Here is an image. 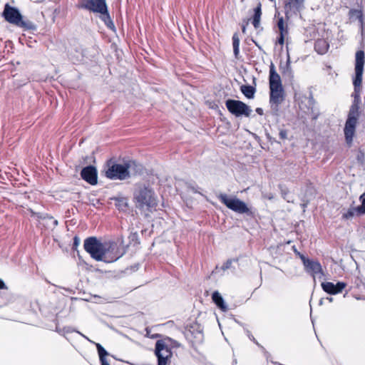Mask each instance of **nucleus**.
Instances as JSON below:
<instances>
[{
	"label": "nucleus",
	"instance_id": "1",
	"mask_svg": "<svg viewBox=\"0 0 365 365\" xmlns=\"http://www.w3.org/2000/svg\"><path fill=\"white\" fill-rule=\"evenodd\" d=\"M83 247L93 259L106 263L113 262L123 255L118 243L111 241L102 242L95 237L87 238Z\"/></svg>",
	"mask_w": 365,
	"mask_h": 365
},
{
	"label": "nucleus",
	"instance_id": "2",
	"mask_svg": "<svg viewBox=\"0 0 365 365\" xmlns=\"http://www.w3.org/2000/svg\"><path fill=\"white\" fill-rule=\"evenodd\" d=\"M138 165L135 161L125 160L123 163L108 165L106 170L107 178L113 180H125L136 173Z\"/></svg>",
	"mask_w": 365,
	"mask_h": 365
},
{
	"label": "nucleus",
	"instance_id": "3",
	"mask_svg": "<svg viewBox=\"0 0 365 365\" xmlns=\"http://www.w3.org/2000/svg\"><path fill=\"white\" fill-rule=\"evenodd\" d=\"M136 207L143 212H151L158 205L157 195L148 187H140L134 195Z\"/></svg>",
	"mask_w": 365,
	"mask_h": 365
},
{
	"label": "nucleus",
	"instance_id": "4",
	"mask_svg": "<svg viewBox=\"0 0 365 365\" xmlns=\"http://www.w3.org/2000/svg\"><path fill=\"white\" fill-rule=\"evenodd\" d=\"M3 16L6 21L17 26L27 29H31L34 27L31 21H23L22 16L16 8L10 6L9 4L5 5Z\"/></svg>",
	"mask_w": 365,
	"mask_h": 365
},
{
	"label": "nucleus",
	"instance_id": "5",
	"mask_svg": "<svg viewBox=\"0 0 365 365\" xmlns=\"http://www.w3.org/2000/svg\"><path fill=\"white\" fill-rule=\"evenodd\" d=\"M220 200L231 210L240 214H250V210L245 202L235 197H228L226 194L221 193L218 195Z\"/></svg>",
	"mask_w": 365,
	"mask_h": 365
},
{
	"label": "nucleus",
	"instance_id": "6",
	"mask_svg": "<svg viewBox=\"0 0 365 365\" xmlns=\"http://www.w3.org/2000/svg\"><path fill=\"white\" fill-rule=\"evenodd\" d=\"M225 105L227 110L237 117H249L252 111L250 106L237 100L229 99L226 101Z\"/></svg>",
	"mask_w": 365,
	"mask_h": 365
},
{
	"label": "nucleus",
	"instance_id": "7",
	"mask_svg": "<svg viewBox=\"0 0 365 365\" xmlns=\"http://www.w3.org/2000/svg\"><path fill=\"white\" fill-rule=\"evenodd\" d=\"M359 115V106L357 104H353L351 106L348 115V118L346 121L344 127V137L354 136Z\"/></svg>",
	"mask_w": 365,
	"mask_h": 365
},
{
	"label": "nucleus",
	"instance_id": "8",
	"mask_svg": "<svg viewBox=\"0 0 365 365\" xmlns=\"http://www.w3.org/2000/svg\"><path fill=\"white\" fill-rule=\"evenodd\" d=\"M364 65V53L363 51H358L356 53L355 78L353 81V84L354 86L355 91H356V88L358 87L361 86V85Z\"/></svg>",
	"mask_w": 365,
	"mask_h": 365
},
{
	"label": "nucleus",
	"instance_id": "9",
	"mask_svg": "<svg viewBox=\"0 0 365 365\" xmlns=\"http://www.w3.org/2000/svg\"><path fill=\"white\" fill-rule=\"evenodd\" d=\"M155 354L158 357V365H166L168 359L172 356V351L164 340H159L155 344Z\"/></svg>",
	"mask_w": 365,
	"mask_h": 365
},
{
	"label": "nucleus",
	"instance_id": "10",
	"mask_svg": "<svg viewBox=\"0 0 365 365\" xmlns=\"http://www.w3.org/2000/svg\"><path fill=\"white\" fill-rule=\"evenodd\" d=\"M79 7L101 14L107 13L108 9L106 0H81Z\"/></svg>",
	"mask_w": 365,
	"mask_h": 365
},
{
	"label": "nucleus",
	"instance_id": "11",
	"mask_svg": "<svg viewBox=\"0 0 365 365\" xmlns=\"http://www.w3.org/2000/svg\"><path fill=\"white\" fill-rule=\"evenodd\" d=\"M305 0H287L284 4V13L287 18L297 15L304 8Z\"/></svg>",
	"mask_w": 365,
	"mask_h": 365
},
{
	"label": "nucleus",
	"instance_id": "12",
	"mask_svg": "<svg viewBox=\"0 0 365 365\" xmlns=\"http://www.w3.org/2000/svg\"><path fill=\"white\" fill-rule=\"evenodd\" d=\"M300 258L307 272L310 273L314 277L322 273V266L319 262L307 259L303 255H300Z\"/></svg>",
	"mask_w": 365,
	"mask_h": 365
},
{
	"label": "nucleus",
	"instance_id": "13",
	"mask_svg": "<svg viewBox=\"0 0 365 365\" xmlns=\"http://www.w3.org/2000/svg\"><path fill=\"white\" fill-rule=\"evenodd\" d=\"M29 211L32 217H36L39 223L46 228H53L58 225V221L48 215L35 212L31 209H29Z\"/></svg>",
	"mask_w": 365,
	"mask_h": 365
},
{
	"label": "nucleus",
	"instance_id": "14",
	"mask_svg": "<svg viewBox=\"0 0 365 365\" xmlns=\"http://www.w3.org/2000/svg\"><path fill=\"white\" fill-rule=\"evenodd\" d=\"M346 286V284L342 282H339L336 284L330 282L322 283L323 290L330 294H336L341 292Z\"/></svg>",
	"mask_w": 365,
	"mask_h": 365
},
{
	"label": "nucleus",
	"instance_id": "15",
	"mask_svg": "<svg viewBox=\"0 0 365 365\" xmlns=\"http://www.w3.org/2000/svg\"><path fill=\"white\" fill-rule=\"evenodd\" d=\"M269 102L272 105L278 106L284 100V90L282 87H269Z\"/></svg>",
	"mask_w": 365,
	"mask_h": 365
},
{
	"label": "nucleus",
	"instance_id": "16",
	"mask_svg": "<svg viewBox=\"0 0 365 365\" xmlns=\"http://www.w3.org/2000/svg\"><path fill=\"white\" fill-rule=\"evenodd\" d=\"M81 175L82 178L90 184L95 185L97 183V173L94 167L88 166L84 168Z\"/></svg>",
	"mask_w": 365,
	"mask_h": 365
},
{
	"label": "nucleus",
	"instance_id": "17",
	"mask_svg": "<svg viewBox=\"0 0 365 365\" xmlns=\"http://www.w3.org/2000/svg\"><path fill=\"white\" fill-rule=\"evenodd\" d=\"M269 87H282L280 76L272 64L269 70Z\"/></svg>",
	"mask_w": 365,
	"mask_h": 365
},
{
	"label": "nucleus",
	"instance_id": "18",
	"mask_svg": "<svg viewBox=\"0 0 365 365\" xmlns=\"http://www.w3.org/2000/svg\"><path fill=\"white\" fill-rule=\"evenodd\" d=\"M329 47V43L324 39H317L314 43V49L319 54H324Z\"/></svg>",
	"mask_w": 365,
	"mask_h": 365
},
{
	"label": "nucleus",
	"instance_id": "19",
	"mask_svg": "<svg viewBox=\"0 0 365 365\" xmlns=\"http://www.w3.org/2000/svg\"><path fill=\"white\" fill-rule=\"evenodd\" d=\"M280 69L282 71V74L284 78H287L289 80L293 79L294 73L290 66L289 58H288L287 61L284 66H280Z\"/></svg>",
	"mask_w": 365,
	"mask_h": 365
},
{
	"label": "nucleus",
	"instance_id": "20",
	"mask_svg": "<svg viewBox=\"0 0 365 365\" xmlns=\"http://www.w3.org/2000/svg\"><path fill=\"white\" fill-rule=\"evenodd\" d=\"M262 4L258 3L257 6L254 9V16L252 19V24L255 29L259 28L260 25V19L262 16Z\"/></svg>",
	"mask_w": 365,
	"mask_h": 365
},
{
	"label": "nucleus",
	"instance_id": "21",
	"mask_svg": "<svg viewBox=\"0 0 365 365\" xmlns=\"http://www.w3.org/2000/svg\"><path fill=\"white\" fill-rule=\"evenodd\" d=\"M212 299L213 302L215 303V304L222 311L227 310V306L220 295V294L218 292H215L212 294Z\"/></svg>",
	"mask_w": 365,
	"mask_h": 365
},
{
	"label": "nucleus",
	"instance_id": "22",
	"mask_svg": "<svg viewBox=\"0 0 365 365\" xmlns=\"http://www.w3.org/2000/svg\"><path fill=\"white\" fill-rule=\"evenodd\" d=\"M362 214L359 212L358 210V207H350L347 210L343 212L342 217L344 219L348 220L352 218L355 216H361Z\"/></svg>",
	"mask_w": 365,
	"mask_h": 365
},
{
	"label": "nucleus",
	"instance_id": "23",
	"mask_svg": "<svg viewBox=\"0 0 365 365\" xmlns=\"http://www.w3.org/2000/svg\"><path fill=\"white\" fill-rule=\"evenodd\" d=\"M240 91L247 98H254L255 88L253 86L243 85L240 87Z\"/></svg>",
	"mask_w": 365,
	"mask_h": 365
},
{
	"label": "nucleus",
	"instance_id": "24",
	"mask_svg": "<svg viewBox=\"0 0 365 365\" xmlns=\"http://www.w3.org/2000/svg\"><path fill=\"white\" fill-rule=\"evenodd\" d=\"M233 52L235 58H237L240 53V38L237 33L232 36Z\"/></svg>",
	"mask_w": 365,
	"mask_h": 365
},
{
	"label": "nucleus",
	"instance_id": "25",
	"mask_svg": "<svg viewBox=\"0 0 365 365\" xmlns=\"http://www.w3.org/2000/svg\"><path fill=\"white\" fill-rule=\"evenodd\" d=\"M102 16H103L102 19H103V21L105 22L106 25L108 26V28L114 31L115 26L110 17L108 12L107 11V13L102 14Z\"/></svg>",
	"mask_w": 365,
	"mask_h": 365
},
{
	"label": "nucleus",
	"instance_id": "26",
	"mask_svg": "<svg viewBox=\"0 0 365 365\" xmlns=\"http://www.w3.org/2000/svg\"><path fill=\"white\" fill-rule=\"evenodd\" d=\"M277 26L279 30V34H287V29L284 26V22L283 18H280L278 20L277 22Z\"/></svg>",
	"mask_w": 365,
	"mask_h": 365
},
{
	"label": "nucleus",
	"instance_id": "27",
	"mask_svg": "<svg viewBox=\"0 0 365 365\" xmlns=\"http://www.w3.org/2000/svg\"><path fill=\"white\" fill-rule=\"evenodd\" d=\"M96 348L100 360L101 359H106V356L108 355V353L106 351V350L100 344H96Z\"/></svg>",
	"mask_w": 365,
	"mask_h": 365
},
{
	"label": "nucleus",
	"instance_id": "28",
	"mask_svg": "<svg viewBox=\"0 0 365 365\" xmlns=\"http://www.w3.org/2000/svg\"><path fill=\"white\" fill-rule=\"evenodd\" d=\"M359 200L361 202V205L357 206L358 210L363 215L365 214V192L360 196Z\"/></svg>",
	"mask_w": 365,
	"mask_h": 365
},
{
	"label": "nucleus",
	"instance_id": "29",
	"mask_svg": "<svg viewBox=\"0 0 365 365\" xmlns=\"http://www.w3.org/2000/svg\"><path fill=\"white\" fill-rule=\"evenodd\" d=\"M286 34H279V36L278 38V43L281 45H283L284 44V36Z\"/></svg>",
	"mask_w": 365,
	"mask_h": 365
},
{
	"label": "nucleus",
	"instance_id": "30",
	"mask_svg": "<svg viewBox=\"0 0 365 365\" xmlns=\"http://www.w3.org/2000/svg\"><path fill=\"white\" fill-rule=\"evenodd\" d=\"M101 365H110L106 359H101Z\"/></svg>",
	"mask_w": 365,
	"mask_h": 365
},
{
	"label": "nucleus",
	"instance_id": "31",
	"mask_svg": "<svg viewBox=\"0 0 365 365\" xmlns=\"http://www.w3.org/2000/svg\"><path fill=\"white\" fill-rule=\"evenodd\" d=\"M0 289H7V287L5 285L3 280L0 279Z\"/></svg>",
	"mask_w": 365,
	"mask_h": 365
},
{
	"label": "nucleus",
	"instance_id": "32",
	"mask_svg": "<svg viewBox=\"0 0 365 365\" xmlns=\"http://www.w3.org/2000/svg\"><path fill=\"white\" fill-rule=\"evenodd\" d=\"M256 111L257 112V113H259V115H262L263 113V110L262 108H258L256 109Z\"/></svg>",
	"mask_w": 365,
	"mask_h": 365
},
{
	"label": "nucleus",
	"instance_id": "33",
	"mask_svg": "<svg viewBox=\"0 0 365 365\" xmlns=\"http://www.w3.org/2000/svg\"><path fill=\"white\" fill-rule=\"evenodd\" d=\"M280 137H285L286 133L284 130H281L279 133Z\"/></svg>",
	"mask_w": 365,
	"mask_h": 365
},
{
	"label": "nucleus",
	"instance_id": "34",
	"mask_svg": "<svg viewBox=\"0 0 365 365\" xmlns=\"http://www.w3.org/2000/svg\"><path fill=\"white\" fill-rule=\"evenodd\" d=\"M83 57V54H81L80 56H77V61H81V58Z\"/></svg>",
	"mask_w": 365,
	"mask_h": 365
},
{
	"label": "nucleus",
	"instance_id": "35",
	"mask_svg": "<svg viewBox=\"0 0 365 365\" xmlns=\"http://www.w3.org/2000/svg\"><path fill=\"white\" fill-rule=\"evenodd\" d=\"M255 43L259 49H262L261 46L257 42L255 41Z\"/></svg>",
	"mask_w": 365,
	"mask_h": 365
},
{
	"label": "nucleus",
	"instance_id": "36",
	"mask_svg": "<svg viewBox=\"0 0 365 365\" xmlns=\"http://www.w3.org/2000/svg\"><path fill=\"white\" fill-rule=\"evenodd\" d=\"M75 244H76V245H78V238H77V237H75Z\"/></svg>",
	"mask_w": 365,
	"mask_h": 365
},
{
	"label": "nucleus",
	"instance_id": "37",
	"mask_svg": "<svg viewBox=\"0 0 365 365\" xmlns=\"http://www.w3.org/2000/svg\"><path fill=\"white\" fill-rule=\"evenodd\" d=\"M242 30L243 33H245V31H246L245 26H243Z\"/></svg>",
	"mask_w": 365,
	"mask_h": 365
},
{
	"label": "nucleus",
	"instance_id": "38",
	"mask_svg": "<svg viewBox=\"0 0 365 365\" xmlns=\"http://www.w3.org/2000/svg\"><path fill=\"white\" fill-rule=\"evenodd\" d=\"M313 119H317V115H314L313 117H312Z\"/></svg>",
	"mask_w": 365,
	"mask_h": 365
},
{
	"label": "nucleus",
	"instance_id": "39",
	"mask_svg": "<svg viewBox=\"0 0 365 365\" xmlns=\"http://www.w3.org/2000/svg\"><path fill=\"white\" fill-rule=\"evenodd\" d=\"M327 299H328V300H329V302H332V300H333L332 297H329V298H327Z\"/></svg>",
	"mask_w": 365,
	"mask_h": 365
}]
</instances>
